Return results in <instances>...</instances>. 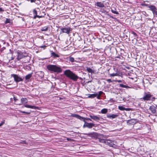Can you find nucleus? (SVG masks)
I'll return each mask as SVG.
<instances>
[{
    "label": "nucleus",
    "instance_id": "1",
    "mask_svg": "<svg viewBox=\"0 0 157 157\" xmlns=\"http://www.w3.org/2000/svg\"><path fill=\"white\" fill-rule=\"evenodd\" d=\"M64 74L68 78H70L74 81H76L78 78V77L69 70L64 71Z\"/></svg>",
    "mask_w": 157,
    "mask_h": 157
},
{
    "label": "nucleus",
    "instance_id": "2",
    "mask_svg": "<svg viewBox=\"0 0 157 157\" xmlns=\"http://www.w3.org/2000/svg\"><path fill=\"white\" fill-rule=\"evenodd\" d=\"M47 69L49 71L57 73L62 72V70L61 68L54 65H49L47 67Z\"/></svg>",
    "mask_w": 157,
    "mask_h": 157
},
{
    "label": "nucleus",
    "instance_id": "3",
    "mask_svg": "<svg viewBox=\"0 0 157 157\" xmlns=\"http://www.w3.org/2000/svg\"><path fill=\"white\" fill-rule=\"evenodd\" d=\"M99 141L101 143H104L110 147H114L116 146V142L114 140H111L102 139L99 138Z\"/></svg>",
    "mask_w": 157,
    "mask_h": 157
},
{
    "label": "nucleus",
    "instance_id": "4",
    "mask_svg": "<svg viewBox=\"0 0 157 157\" xmlns=\"http://www.w3.org/2000/svg\"><path fill=\"white\" fill-rule=\"evenodd\" d=\"M17 59L19 60L28 56V54L25 52H22L19 50L17 51Z\"/></svg>",
    "mask_w": 157,
    "mask_h": 157
},
{
    "label": "nucleus",
    "instance_id": "5",
    "mask_svg": "<svg viewBox=\"0 0 157 157\" xmlns=\"http://www.w3.org/2000/svg\"><path fill=\"white\" fill-rule=\"evenodd\" d=\"M152 95L149 92H144V95L142 99L144 101H149L151 100V98L152 97Z\"/></svg>",
    "mask_w": 157,
    "mask_h": 157
},
{
    "label": "nucleus",
    "instance_id": "6",
    "mask_svg": "<svg viewBox=\"0 0 157 157\" xmlns=\"http://www.w3.org/2000/svg\"><path fill=\"white\" fill-rule=\"evenodd\" d=\"M60 29L61 30V33H65L69 34L72 31V29L70 27H62L60 28Z\"/></svg>",
    "mask_w": 157,
    "mask_h": 157
},
{
    "label": "nucleus",
    "instance_id": "7",
    "mask_svg": "<svg viewBox=\"0 0 157 157\" xmlns=\"http://www.w3.org/2000/svg\"><path fill=\"white\" fill-rule=\"evenodd\" d=\"M84 134L94 138H98V134L95 132H93L88 133H86Z\"/></svg>",
    "mask_w": 157,
    "mask_h": 157
},
{
    "label": "nucleus",
    "instance_id": "8",
    "mask_svg": "<svg viewBox=\"0 0 157 157\" xmlns=\"http://www.w3.org/2000/svg\"><path fill=\"white\" fill-rule=\"evenodd\" d=\"M156 109V107L155 106L153 105L151 106L149 108V109L151 111V113L153 114H155V116H156V114H157Z\"/></svg>",
    "mask_w": 157,
    "mask_h": 157
},
{
    "label": "nucleus",
    "instance_id": "9",
    "mask_svg": "<svg viewBox=\"0 0 157 157\" xmlns=\"http://www.w3.org/2000/svg\"><path fill=\"white\" fill-rule=\"evenodd\" d=\"M12 76L14 78V80L16 82H18L23 80L22 78L17 75L13 74Z\"/></svg>",
    "mask_w": 157,
    "mask_h": 157
},
{
    "label": "nucleus",
    "instance_id": "10",
    "mask_svg": "<svg viewBox=\"0 0 157 157\" xmlns=\"http://www.w3.org/2000/svg\"><path fill=\"white\" fill-rule=\"evenodd\" d=\"M94 126V124L93 123H88L86 121L84 123V124L83 126V127H87L89 128H91L93 127Z\"/></svg>",
    "mask_w": 157,
    "mask_h": 157
},
{
    "label": "nucleus",
    "instance_id": "11",
    "mask_svg": "<svg viewBox=\"0 0 157 157\" xmlns=\"http://www.w3.org/2000/svg\"><path fill=\"white\" fill-rule=\"evenodd\" d=\"M137 121L136 119H132L127 121V123L128 125H133L136 124Z\"/></svg>",
    "mask_w": 157,
    "mask_h": 157
},
{
    "label": "nucleus",
    "instance_id": "12",
    "mask_svg": "<svg viewBox=\"0 0 157 157\" xmlns=\"http://www.w3.org/2000/svg\"><path fill=\"white\" fill-rule=\"evenodd\" d=\"M143 6H145L148 7L150 9V10L152 11L154 10H156V7L153 5H149L148 4H143L142 5Z\"/></svg>",
    "mask_w": 157,
    "mask_h": 157
},
{
    "label": "nucleus",
    "instance_id": "13",
    "mask_svg": "<svg viewBox=\"0 0 157 157\" xmlns=\"http://www.w3.org/2000/svg\"><path fill=\"white\" fill-rule=\"evenodd\" d=\"M99 14L101 16H102V17L103 18L108 15V14L106 13L105 10L104 9L102 10L101 9V10H99Z\"/></svg>",
    "mask_w": 157,
    "mask_h": 157
},
{
    "label": "nucleus",
    "instance_id": "14",
    "mask_svg": "<svg viewBox=\"0 0 157 157\" xmlns=\"http://www.w3.org/2000/svg\"><path fill=\"white\" fill-rule=\"evenodd\" d=\"M118 116V115L117 114H111L109 113L107 114L106 115V117L107 118L111 119L116 118Z\"/></svg>",
    "mask_w": 157,
    "mask_h": 157
},
{
    "label": "nucleus",
    "instance_id": "15",
    "mask_svg": "<svg viewBox=\"0 0 157 157\" xmlns=\"http://www.w3.org/2000/svg\"><path fill=\"white\" fill-rule=\"evenodd\" d=\"M44 73L42 71H38L36 74V76H37L40 79H42L44 76Z\"/></svg>",
    "mask_w": 157,
    "mask_h": 157
},
{
    "label": "nucleus",
    "instance_id": "16",
    "mask_svg": "<svg viewBox=\"0 0 157 157\" xmlns=\"http://www.w3.org/2000/svg\"><path fill=\"white\" fill-rule=\"evenodd\" d=\"M77 118L82 121H84V123L86 121V120H89L90 121H91V120L89 118H86L83 117H82L81 116H80V115L78 116V117Z\"/></svg>",
    "mask_w": 157,
    "mask_h": 157
},
{
    "label": "nucleus",
    "instance_id": "17",
    "mask_svg": "<svg viewBox=\"0 0 157 157\" xmlns=\"http://www.w3.org/2000/svg\"><path fill=\"white\" fill-rule=\"evenodd\" d=\"M118 108L119 110L122 111L125 110L126 111H129L131 110V109L130 108H125L122 106H118Z\"/></svg>",
    "mask_w": 157,
    "mask_h": 157
},
{
    "label": "nucleus",
    "instance_id": "18",
    "mask_svg": "<svg viewBox=\"0 0 157 157\" xmlns=\"http://www.w3.org/2000/svg\"><path fill=\"white\" fill-rule=\"evenodd\" d=\"M28 102L27 99L26 98H22L21 99V103L20 104V105L22 104L26 103Z\"/></svg>",
    "mask_w": 157,
    "mask_h": 157
},
{
    "label": "nucleus",
    "instance_id": "19",
    "mask_svg": "<svg viewBox=\"0 0 157 157\" xmlns=\"http://www.w3.org/2000/svg\"><path fill=\"white\" fill-rule=\"evenodd\" d=\"M32 76V74H29L26 75L25 77V80H26L27 82H29V79L31 78V77Z\"/></svg>",
    "mask_w": 157,
    "mask_h": 157
},
{
    "label": "nucleus",
    "instance_id": "20",
    "mask_svg": "<svg viewBox=\"0 0 157 157\" xmlns=\"http://www.w3.org/2000/svg\"><path fill=\"white\" fill-rule=\"evenodd\" d=\"M51 55L52 56H53L54 57H59V55L55 53L54 52L52 51H51Z\"/></svg>",
    "mask_w": 157,
    "mask_h": 157
},
{
    "label": "nucleus",
    "instance_id": "21",
    "mask_svg": "<svg viewBox=\"0 0 157 157\" xmlns=\"http://www.w3.org/2000/svg\"><path fill=\"white\" fill-rule=\"evenodd\" d=\"M96 97L98 99V95L97 94H89L88 96L89 98H94Z\"/></svg>",
    "mask_w": 157,
    "mask_h": 157
},
{
    "label": "nucleus",
    "instance_id": "22",
    "mask_svg": "<svg viewBox=\"0 0 157 157\" xmlns=\"http://www.w3.org/2000/svg\"><path fill=\"white\" fill-rule=\"evenodd\" d=\"M119 86L120 87H122V88H125L126 89L128 88H132V87H130L128 86H126L125 85H124L122 84H119Z\"/></svg>",
    "mask_w": 157,
    "mask_h": 157
},
{
    "label": "nucleus",
    "instance_id": "23",
    "mask_svg": "<svg viewBox=\"0 0 157 157\" xmlns=\"http://www.w3.org/2000/svg\"><path fill=\"white\" fill-rule=\"evenodd\" d=\"M33 13L34 15L33 17L34 18L36 19L37 17V16H38L36 10L35 9L33 10Z\"/></svg>",
    "mask_w": 157,
    "mask_h": 157
},
{
    "label": "nucleus",
    "instance_id": "24",
    "mask_svg": "<svg viewBox=\"0 0 157 157\" xmlns=\"http://www.w3.org/2000/svg\"><path fill=\"white\" fill-rule=\"evenodd\" d=\"M108 112V109H103L101 111V113L102 114H106Z\"/></svg>",
    "mask_w": 157,
    "mask_h": 157
},
{
    "label": "nucleus",
    "instance_id": "25",
    "mask_svg": "<svg viewBox=\"0 0 157 157\" xmlns=\"http://www.w3.org/2000/svg\"><path fill=\"white\" fill-rule=\"evenodd\" d=\"M24 106L25 107L29 108H31V109H34V108H35V107L34 106H32L30 105H29L27 104H26L24 105Z\"/></svg>",
    "mask_w": 157,
    "mask_h": 157
},
{
    "label": "nucleus",
    "instance_id": "26",
    "mask_svg": "<svg viewBox=\"0 0 157 157\" xmlns=\"http://www.w3.org/2000/svg\"><path fill=\"white\" fill-rule=\"evenodd\" d=\"M48 27H44L41 28V30L42 31H46L48 30Z\"/></svg>",
    "mask_w": 157,
    "mask_h": 157
},
{
    "label": "nucleus",
    "instance_id": "27",
    "mask_svg": "<svg viewBox=\"0 0 157 157\" xmlns=\"http://www.w3.org/2000/svg\"><path fill=\"white\" fill-rule=\"evenodd\" d=\"M86 70L89 73H92L93 72V70L91 69L89 67H87Z\"/></svg>",
    "mask_w": 157,
    "mask_h": 157
},
{
    "label": "nucleus",
    "instance_id": "28",
    "mask_svg": "<svg viewBox=\"0 0 157 157\" xmlns=\"http://www.w3.org/2000/svg\"><path fill=\"white\" fill-rule=\"evenodd\" d=\"M90 117L91 118L94 119V120H95L98 118V117L97 116L94 115H90Z\"/></svg>",
    "mask_w": 157,
    "mask_h": 157
},
{
    "label": "nucleus",
    "instance_id": "29",
    "mask_svg": "<svg viewBox=\"0 0 157 157\" xmlns=\"http://www.w3.org/2000/svg\"><path fill=\"white\" fill-rule=\"evenodd\" d=\"M152 12L154 15L157 16V9L156 8L155 10H154Z\"/></svg>",
    "mask_w": 157,
    "mask_h": 157
},
{
    "label": "nucleus",
    "instance_id": "30",
    "mask_svg": "<svg viewBox=\"0 0 157 157\" xmlns=\"http://www.w3.org/2000/svg\"><path fill=\"white\" fill-rule=\"evenodd\" d=\"M131 33L132 34H133V35H134V38H136V37H137V35L136 33H135L134 32L132 31L131 32Z\"/></svg>",
    "mask_w": 157,
    "mask_h": 157
},
{
    "label": "nucleus",
    "instance_id": "31",
    "mask_svg": "<svg viewBox=\"0 0 157 157\" xmlns=\"http://www.w3.org/2000/svg\"><path fill=\"white\" fill-rule=\"evenodd\" d=\"M11 20L10 19L6 18L5 21V23L7 24L10 23Z\"/></svg>",
    "mask_w": 157,
    "mask_h": 157
},
{
    "label": "nucleus",
    "instance_id": "32",
    "mask_svg": "<svg viewBox=\"0 0 157 157\" xmlns=\"http://www.w3.org/2000/svg\"><path fill=\"white\" fill-rule=\"evenodd\" d=\"M69 61H70L71 62H74L75 61L74 58L72 57H70Z\"/></svg>",
    "mask_w": 157,
    "mask_h": 157
},
{
    "label": "nucleus",
    "instance_id": "33",
    "mask_svg": "<svg viewBox=\"0 0 157 157\" xmlns=\"http://www.w3.org/2000/svg\"><path fill=\"white\" fill-rule=\"evenodd\" d=\"M99 7H104V5L101 2H99Z\"/></svg>",
    "mask_w": 157,
    "mask_h": 157
},
{
    "label": "nucleus",
    "instance_id": "34",
    "mask_svg": "<svg viewBox=\"0 0 157 157\" xmlns=\"http://www.w3.org/2000/svg\"><path fill=\"white\" fill-rule=\"evenodd\" d=\"M111 12L113 13L116 14H118L119 13L118 12L116 11L115 10H113V9H112L111 10Z\"/></svg>",
    "mask_w": 157,
    "mask_h": 157
},
{
    "label": "nucleus",
    "instance_id": "35",
    "mask_svg": "<svg viewBox=\"0 0 157 157\" xmlns=\"http://www.w3.org/2000/svg\"><path fill=\"white\" fill-rule=\"evenodd\" d=\"M20 143L22 144H27L28 143L26 142V140H22L20 142Z\"/></svg>",
    "mask_w": 157,
    "mask_h": 157
},
{
    "label": "nucleus",
    "instance_id": "36",
    "mask_svg": "<svg viewBox=\"0 0 157 157\" xmlns=\"http://www.w3.org/2000/svg\"><path fill=\"white\" fill-rule=\"evenodd\" d=\"M117 73H113L110 74V75L111 77H113L117 75Z\"/></svg>",
    "mask_w": 157,
    "mask_h": 157
},
{
    "label": "nucleus",
    "instance_id": "37",
    "mask_svg": "<svg viewBox=\"0 0 157 157\" xmlns=\"http://www.w3.org/2000/svg\"><path fill=\"white\" fill-rule=\"evenodd\" d=\"M102 94H103V93L101 91L99 92V99H100V96Z\"/></svg>",
    "mask_w": 157,
    "mask_h": 157
},
{
    "label": "nucleus",
    "instance_id": "38",
    "mask_svg": "<svg viewBox=\"0 0 157 157\" xmlns=\"http://www.w3.org/2000/svg\"><path fill=\"white\" fill-rule=\"evenodd\" d=\"M116 58H119L121 59H123V57L122 56H117Z\"/></svg>",
    "mask_w": 157,
    "mask_h": 157
},
{
    "label": "nucleus",
    "instance_id": "39",
    "mask_svg": "<svg viewBox=\"0 0 157 157\" xmlns=\"http://www.w3.org/2000/svg\"><path fill=\"white\" fill-rule=\"evenodd\" d=\"M78 116H79V115H77V114H73L72 115V116H73V117H76V118H78Z\"/></svg>",
    "mask_w": 157,
    "mask_h": 157
},
{
    "label": "nucleus",
    "instance_id": "40",
    "mask_svg": "<svg viewBox=\"0 0 157 157\" xmlns=\"http://www.w3.org/2000/svg\"><path fill=\"white\" fill-rule=\"evenodd\" d=\"M5 123L4 121H2L0 123V127L2 126V125H3Z\"/></svg>",
    "mask_w": 157,
    "mask_h": 157
},
{
    "label": "nucleus",
    "instance_id": "41",
    "mask_svg": "<svg viewBox=\"0 0 157 157\" xmlns=\"http://www.w3.org/2000/svg\"><path fill=\"white\" fill-rule=\"evenodd\" d=\"M21 113H26V114H29V113H28L27 112H25V111H21Z\"/></svg>",
    "mask_w": 157,
    "mask_h": 157
},
{
    "label": "nucleus",
    "instance_id": "42",
    "mask_svg": "<svg viewBox=\"0 0 157 157\" xmlns=\"http://www.w3.org/2000/svg\"><path fill=\"white\" fill-rule=\"evenodd\" d=\"M107 81L109 82V83H110L112 82L111 80L110 79H108L107 80Z\"/></svg>",
    "mask_w": 157,
    "mask_h": 157
},
{
    "label": "nucleus",
    "instance_id": "43",
    "mask_svg": "<svg viewBox=\"0 0 157 157\" xmlns=\"http://www.w3.org/2000/svg\"><path fill=\"white\" fill-rule=\"evenodd\" d=\"M46 47V46L45 45H44V46H41L40 47L41 48H44V49H45V48Z\"/></svg>",
    "mask_w": 157,
    "mask_h": 157
},
{
    "label": "nucleus",
    "instance_id": "44",
    "mask_svg": "<svg viewBox=\"0 0 157 157\" xmlns=\"http://www.w3.org/2000/svg\"><path fill=\"white\" fill-rule=\"evenodd\" d=\"M4 11V10L2 8L0 7V12Z\"/></svg>",
    "mask_w": 157,
    "mask_h": 157
},
{
    "label": "nucleus",
    "instance_id": "45",
    "mask_svg": "<svg viewBox=\"0 0 157 157\" xmlns=\"http://www.w3.org/2000/svg\"><path fill=\"white\" fill-rule=\"evenodd\" d=\"M44 17V16H39L38 15V16H37V17H38L39 18L43 17Z\"/></svg>",
    "mask_w": 157,
    "mask_h": 157
},
{
    "label": "nucleus",
    "instance_id": "46",
    "mask_svg": "<svg viewBox=\"0 0 157 157\" xmlns=\"http://www.w3.org/2000/svg\"><path fill=\"white\" fill-rule=\"evenodd\" d=\"M13 99L15 101H16L17 100H18L15 97H13Z\"/></svg>",
    "mask_w": 157,
    "mask_h": 157
},
{
    "label": "nucleus",
    "instance_id": "47",
    "mask_svg": "<svg viewBox=\"0 0 157 157\" xmlns=\"http://www.w3.org/2000/svg\"><path fill=\"white\" fill-rule=\"evenodd\" d=\"M30 1L31 2H35V0H30Z\"/></svg>",
    "mask_w": 157,
    "mask_h": 157
},
{
    "label": "nucleus",
    "instance_id": "48",
    "mask_svg": "<svg viewBox=\"0 0 157 157\" xmlns=\"http://www.w3.org/2000/svg\"><path fill=\"white\" fill-rule=\"evenodd\" d=\"M117 82H122V81L121 80H118L117 81Z\"/></svg>",
    "mask_w": 157,
    "mask_h": 157
},
{
    "label": "nucleus",
    "instance_id": "49",
    "mask_svg": "<svg viewBox=\"0 0 157 157\" xmlns=\"http://www.w3.org/2000/svg\"><path fill=\"white\" fill-rule=\"evenodd\" d=\"M155 98L154 97H153L152 98V101H154L155 99Z\"/></svg>",
    "mask_w": 157,
    "mask_h": 157
},
{
    "label": "nucleus",
    "instance_id": "50",
    "mask_svg": "<svg viewBox=\"0 0 157 157\" xmlns=\"http://www.w3.org/2000/svg\"><path fill=\"white\" fill-rule=\"evenodd\" d=\"M96 5L97 6H98V2H97L96 3Z\"/></svg>",
    "mask_w": 157,
    "mask_h": 157
},
{
    "label": "nucleus",
    "instance_id": "51",
    "mask_svg": "<svg viewBox=\"0 0 157 157\" xmlns=\"http://www.w3.org/2000/svg\"><path fill=\"white\" fill-rule=\"evenodd\" d=\"M110 17H111V18H113V17L112 16H110Z\"/></svg>",
    "mask_w": 157,
    "mask_h": 157
},
{
    "label": "nucleus",
    "instance_id": "52",
    "mask_svg": "<svg viewBox=\"0 0 157 157\" xmlns=\"http://www.w3.org/2000/svg\"><path fill=\"white\" fill-rule=\"evenodd\" d=\"M146 2H149V1H146Z\"/></svg>",
    "mask_w": 157,
    "mask_h": 157
},
{
    "label": "nucleus",
    "instance_id": "53",
    "mask_svg": "<svg viewBox=\"0 0 157 157\" xmlns=\"http://www.w3.org/2000/svg\"><path fill=\"white\" fill-rule=\"evenodd\" d=\"M101 157H103V156H101Z\"/></svg>",
    "mask_w": 157,
    "mask_h": 157
}]
</instances>
